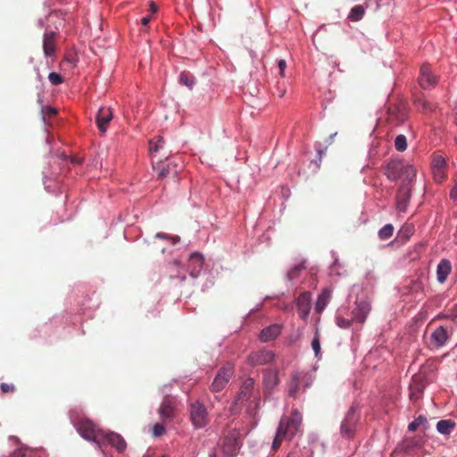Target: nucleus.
I'll use <instances>...</instances> for the list:
<instances>
[{"label": "nucleus", "mask_w": 457, "mask_h": 457, "mask_svg": "<svg viewBox=\"0 0 457 457\" xmlns=\"http://www.w3.org/2000/svg\"><path fill=\"white\" fill-rule=\"evenodd\" d=\"M302 424V415L297 410H294L290 417H282L272 443V450L277 451L283 440L292 439Z\"/></svg>", "instance_id": "f257e3e1"}, {"label": "nucleus", "mask_w": 457, "mask_h": 457, "mask_svg": "<svg viewBox=\"0 0 457 457\" xmlns=\"http://www.w3.org/2000/svg\"><path fill=\"white\" fill-rule=\"evenodd\" d=\"M78 431L82 437L88 441H93L99 445L100 440L103 438L104 430L98 428L89 420H82L78 424Z\"/></svg>", "instance_id": "f03ea898"}, {"label": "nucleus", "mask_w": 457, "mask_h": 457, "mask_svg": "<svg viewBox=\"0 0 457 457\" xmlns=\"http://www.w3.org/2000/svg\"><path fill=\"white\" fill-rule=\"evenodd\" d=\"M359 419L360 415L356 409L351 407L341 423L340 432L344 437L352 438L354 436Z\"/></svg>", "instance_id": "7ed1b4c3"}, {"label": "nucleus", "mask_w": 457, "mask_h": 457, "mask_svg": "<svg viewBox=\"0 0 457 457\" xmlns=\"http://www.w3.org/2000/svg\"><path fill=\"white\" fill-rule=\"evenodd\" d=\"M233 374L234 367L231 363H227L221 367L210 386L211 391L214 393L220 392L227 386Z\"/></svg>", "instance_id": "20e7f679"}, {"label": "nucleus", "mask_w": 457, "mask_h": 457, "mask_svg": "<svg viewBox=\"0 0 457 457\" xmlns=\"http://www.w3.org/2000/svg\"><path fill=\"white\" fill-rule=\"evenodd\" d=\"M190 419L195 428H202L208 424V412L202 403L195 402L191 403Z\"/></svg>", "instance_id": "39448f33"}, {"label": "nucleus", "mask_w": 457, "mask_h": 457, "mask_svg": "<svg viewBox=\"0 0 457 457\" xmlns=\"http://www.w3.org/2000/svg\"><path fill=\"white\" fill-rule=\"evenodd\" d=\"M418 81L423 89L428 90L436 86L438 78L433 73L431 67L428 64H423L420 70Z\"/></svg>", "instance_id": "423d86ee"}, {"label": "nucleus", "mask_w": 457, "mask_h": 457, "mask_svg": "<svg viewBox=\"0 0 457 457\" xmlns=\"http://www.w3.org/2000/svg\"><path fill=\"white\" fill-rule=\"evenodd\" d=\"M240 448L238 432L233 430L229 431L224 437L222 443V452L228 457L237 455V451Z\"/></svg>", "instance_id": "0eeeda50"}, {"label": "nucleus", "mask_w": 457, "mask_h": 457, "mask_svg": "<svg viewBox=\"0 0 457 457\" xmlns=\"http://www.w3.org/2000/svg\"><path fill=\"white\" fill-rule=\"evenodd\" d=\"M110 445L118 452H123L127 447L124 438L115 432H103V438L100 440L99 446Z\"/></svg>", "instance_id": "6e6552de"}, {"label": "nucleus", "mask_w": 457, "mask_h": 457, "mask_svg": "<svg viewBox=\"0 0 457 457\" xmlns=\"http://www.w3.org/2000/svg\"><path fill=\"white\" fill-rule=\"evenodd\" d=\"M275 358V353L270 350L262 349L251 353L247 357V361L252 366L266 365L270 363Z\"/></svg>", "instance_id": "1a4fd4ad"}, {"label": "nucleus", "mask_w": 457, "mask_h": 457, "mask_svg": "<svg viewBox=\"0 0 457 457\" xmlns=\"http://www.w3.org/2000/svg\"><path fill=\"white\" fill-rule=\"evenodd\" d=\"M388 120L395 126H398L407 119V109L403 103L393 104L388 107Z\"/></svg>", "instance_id": "9d476101"}, {"label": "nucleus", "mask_w": 457, "mask_h": 457, "mask_svg": "<svg viewBox=\"0 0 457 457\" xmlns=\"http://www.w3.org/2000/svg\"><path fill=\"white\" fill-rule=\"evenodd\" d=\"M355 305V308L352 311L353 320L363 323L371 310L370 302L368 299H363L356 302Z\"/></svg>", "instance_id": "9b49d317"}, {"label": "nucleus", "mask_w": 457, "mask_h": 457, "mask_svg": "<svg viewBox=\"0 0 457 457\" xmlns=\"http://www.w3.org/2000/svg\"><path fill=\"white\" fill-rule=\"evenodd\" d=\"M113 119V113L110 107L103 106L99 108L96 121L98 129L102 134H104L107 131L108 124Z\"/></svg>", "instance_id": "f8f14e48"}, {"label": "nucleus", "mask_w": 457, "mask_h": 457, "mask_svg": "<svg viewBox=\"0 0 457 457\" xmlns=\"http://www.w3.org/2000/svg\"><path fill=\"white\" fill-rule=\"evenodd\" d=\"M451 332H449L445 327H437L430 336V345L434 348H440L445 345L450 338Z\"/></svg>", "instance_id": "ddd939ff"}, {"label": "nucleus", "mask_w": 457, "mask_h": 457, "mask_svg": "<svg viewBox=\"0 0 457 457\" xmlns=\"http://www.w3.org/2000/svg\"><path fill=\"white\" fill-rule=\"evenodd\" d=\"M425 386L426 384L422 376L415 375L410 384V399L412 402L419 401L422 397Z\"/></svg>", "instance_id": "4468645a"}, {"label": "nucleus", "mask_w": 457, "mask_h": 457, "mask_svg": "<svg viewBox=\"0 0 457 457\" xmlns=\"http://www.w3.org/2000/svg\"><path fill=\"white\" fill-rule=\"evenodd\" d=\"M411 186L405 182H403L398 189L397 195H396L397 209L400 212L406 211L407 204H408L410 197H411Z\"/></svg>", "instance_id": "2eb2a0df"}, {"label": "nucleus", "mask_w": 457, "mask_h": 457, "mask_svg": "<svg viewBox=\"0 0 457 457\" xmlns=\"http://www.w3.org/2000/svg\"><path fill=\"white\" fill-rule=\"evenodd\" d=\"M56 33L54 31H46L43 36V51L46 57H53L56 52Z\"/></svg>", "instance_id": "dca6fc26"}, {"label": "nucleus", "mask_w": 457, "mask_h": 457, "mask_svg": "<svg viewBox=\"0 0 457 457\" xmlns=\"http://www.w3.org/2000/svg\"><path fill=\"white\" fill-rule=\"evenodd\" d=\"M403 162L400 160L390 161L386 167L385 174L388 179L396 181L403 177Z\"/></svg>", "instance_id": "f3484780"}, {"label": "nucleus", "mask_w": 457, "mask_h": 457, "mask_svg": "<svg viewBox=\"0 0 457 457\" xmlns=\"http://www.w3.org/2000/svg\"><path fill=\"white\" fill-rule=\"evenodd\" d=\"M296 307L299 312L300 318L306 320L311 311V293L303 292L296 299Z\"/></svg>", "instance_id": "a211bd4d"}, {"label": "nucleus", "mask_w": 457, "mask_h": 457, "mask_svg": "<svg viewBox=\"0 0 457 457\" xmlns=\"http://www.w3.org/2000/svg\"><path fill=\"white\" fill-rule=\"evenodd\" d=\"M158 413L163 422H165L166 420H170L173 418L174 403L172 399L169 395H166L163 398L162 403L158 410Z\"/></svg>", "instance_id": "6ab92c4d"}, {"label": "nucleus", "mask_w": 457, "mask_h": 457, "mask_svg": "<svg viewBox=\"0 0 457 457\" xmlns=\"http://www.w3.org/2000/svg\"><path fill=\"white\" fill-rule=\"evenodd\" d=\"M154 169H158V177L159 178H167L172 176L173 178L177 177L178 170L176 169V164L172 162H168L166 164L160 161L154 164Z\"/></svg>", "instance_id": "aec40b11"}, {"label": "nucleus", "mask_w": 457, "mask_h": 457, "mask_svg": "<svg viewBox=\"0 0 457 457\" xmlns=\"http://www.w3.org/2000/svg\"><path fill=\"white\" fill-rule=\"evenodd\" d=\"M262 383L264 390L270 392L279 383L278 371L276 370H264Z\"/></svg>", "instance_id": "412c9836"}, {"label": "nucleus", "mask_w": 457, "mask_h": 457, "mask_svg": "<svg viewBox=\"0 0 457 457\" xmlns=\"http://www.w3.org/2000/svg\"><path fill=\"white\" fill-rule=\"evenodd\" d=\"M204 257L199 253H194L189 257L190 276L197 278L204 265Z\"/></svg>", "instance_id": "4be33fe9"}, {"label": "nucleus", "mask_w": 457, "mask_h": 457, "mask_svg": "<svg viewBox=\"0 0 457 457\" xmlns=\"http://www.w3.org/2000/svg\"><path fill=\"white\" fill-rule=\"evenodd\" d=\"M282 327L279 324H272L264 328L260 333V340L262 342H269L274 340L281 333Z\"/></svg>", "instance_id": "5701e85b"}, {"label": "nucleus", "mask_w": 457, "mask_h": 457, "mask_svg": "<svg viewBox=\"0 0 457 457\" xmlns=\"http://www.w3.org/2000/svg\"><path fill=\"white\" fill-rule=\"evenodd\" d=\"M452 271V264L449 260L442 259L436 267V278L439 283L443 284Z\"/></svg>", "instance_id": "b1692460"}, {"label": "nucleus", "mask_w": 457, "mask_h": 457, "mask_svg": "<svg viewBox=\"0 0 457 457\" xmlns=\"http://www.w3.org/2000/svg\"><path fill=\"white\" fill-rule=\"evenodd\" d=\"M253 386H254V380L251 378H246L241 386V388H240V391L238 394V401H241V402L247 401L253 394Z\"/></svg>", "instance_id": "393cba45"}, {"label": "nucleus", "mask_w": 457, "mask_h": 457, "mask_svg": "<svg viewBox=\"0 0 457 457\" xmlns=\"http://www.w3.org/2000/svg\"><path fill=\"white\" fill-rule=\"evenodd\" d=\"M331 297V291L328 288L322 290L319 295L317 302L315 303L314 310L317 313L320 314L326 306L328 304Z\"/></svg>", "instance_id": "a878e982"}, {"label": "nucleus", "mask_w": 457, "mask_h": 457, "mask_svg": "<svg viewBox=\"0 0 457 457\" xmlns=\"http://www.w3.org/2000/svg\"><path fill=\"white\" fill-rule=\"evenodd\" d=\"M456 423L452 420H442L437 422L436 429L443 435H449L453 432Z\"/></svg>", "instance_id": "bb28decb"}, {"label": "nucleus", "mask_w": 457, "mask_h": 457, "mask_svg": "<svg viewBox=\"0 0 457 457\" xmlns=\"http://www.w3.org/2000/svg\"><path fill=\"white\" fill-rule=\"evenodd\" d=\"M300 385V375L295 372L292 374L291 379L288 383V395L291 397H295L297 392L299 391Z\"/></svg>", "instance_id": "cd10ccee"}, {"label": "nucleus", "mask_w": 457, "mask_h": 457, "mask_svg": "<svg viewBox=\"0 0 457 457\" xmlns=\"http://www.w3.org/2000/svg\"><path fill=\"white\" fill-rule=\"evenodd\" d=\"M416 177V169L412 165L403 163V182L410 185V183Z\"/></svg>", "instance_id": "c85d7f7f"}, {"label": "nucleus", "mask_w": 457, "mask_h": 457, "mask_svg": "<svg viewBox=\"0 0 457 457\" xmlns=\"http://www.w3.org/2000/svg\"><path fill=\"white\" fill-rule=\"evenodd\" d=\"M364 13H365V8L362 5L358 4V5L353 6L351 9L348 18L352 21H358L362 19Z\"/></svg>", "instance_id": "c756f323"}, {"label": "nucleus", "mask_w": 457, "mask_h": 457, "mask_svg": "<svg viewBox=\"0 0 457 457\" xmlns=\"http://www.w3.org/2000/svg\"><path fill=\"white\" fill-rule=\"evenodd\" d=\"M414 104L420 111L428 112L433 110L432 104L423 96H416L414 99Z\"/></svg>", "instance_id": "7c9ffc66"}, {"label": "nucleus", "mask_w": 457, "mask_h": 457, "mask_svg": "<svg viewBox=\"0 0 457 457\" xmlns=\"http://www.w3.org/2000/svg\"><path fill=\"white\" fill-rule=\"evenodd\" d=\"M320 330L318 328H316L314 337L312 341V348L314 352L315 357L320 358Z\"/></svg>", "instance_id": "2f4dec72"}, {"label": "nucleus", "mask_w": 457, "mask_h": 457, "mask_svg": "<svg viewBox=\"0 0 457 457\" xmlns=\"http://www.w3.org/2000/svg\"><path fill=\"white\" fill-rule=\"evenodd\" d=\"M164 145V140L161 136L154 137L153 140L149 142V149L150 152L157 153L159 150L162 149Z\"/></svg>", "instance_id": "473e14b6"}, {"label": "nucleus", "mask_w": 457, "mask_h": 457, "mask_svg": "<svg viewBox=\"0 0 457 457\" xmlns=\"http://www.w3.org/2000/svg\"><path fill=\"white\" fill-rule=\"evenodd\" d=\"M394 227L392 224L385 225L379 231L378 237L381 240H387L393 236Z\"/></svg>", "instance_id": "72a5a7b5"}, {"label": "nucleus", "mask_w": 457, "mask_h": 457, "mask_svg": "<svg viewBox=\"0 0 457 457\" xmlns=\"http://www.w3.org/2000/svg\"><path fill=\"white\" fill-rule=\"evenodd\" d=\"M179 81L189 88H192L195 85V78L189 72L186 71L181 72Z\"/></svg>", "instance_id": "f704fd0d"}, {"label": "nucleus", "mask_w": 457, "mask_h": 457, "mask_svg": "<svg viewBox=\"0 0 457 457\" xmlns=\"http://www.w3.org/2000/svg\"><path fill=\"white\" fill-rule=\"evenodd\" d=\"M395 147L397 151L403 152L407 148V138L404 135H398L395 139Z\"/></svg>", "instance_id": "c9c22d12"}, {"label": "nucleus", "mask_w": 457, "mask_h": 457, "mask_svg": "<svg viewBox=\"0 0 457 457\" xmlns=\"http://www.w3.org/2000/svg\"><path fill=\"white\" fill-rule=\"evenodd\" d=\"M431 169H446V161L440 155H435L432 159Z\"/></svg>", "instance_id": "e433bc0d"}, {"label": "nucleus", "mask_w": 457, "mask_h": 457, "mask_svg": "<svg viewBox=\"0 0 457 457\" xmlns=\"http://www.w3.org/2000/svg\"><path fill=\"white\" fill-rule=\"evenodd\" d=\"M433 177L436 182L441 183L446 178V169H432Z\"/></svg>", "instance_id": "4c0bfd02"}, {"label": "nucleus", "mask_w": 457, "mask_h": 457, "mask_svg": "<svg viewBox=\"0 0 457 457\" xmlns=\"http://www.w3.org/2000/svg\"><path fill=\"white\" fill-rule=\"evenodd\" d=\"M427 422V419L423 416H419L408 426L410 431H415L419 427L424 425Z\"/></svg>", "instance_id": "58836bf2"}, {"label": "nucleus", "mask_w": 457, "mask_h": 457, "mask_svg": "<svg viewBox=\"0 0 457 457\" xmlns=\"http://www.w3.org/2000/svg\"><path fill=\"white\" fill-rule=\"evenodd\" d=\"M305 269V266L303 264H298V265H295L294 268H292L288 272H287V278L289 280H292L295 278H297L299 276V273L301 272V270H304Z\"/></svg>", "instance_id": "ea45409f"}, {"label": "nucleus", "mask_w": 457, "mask_h": 457, "mask_svg": "<svg viewBox=\"0 0 457 457\" xmlns=\"http://www.w3.org/2000/svg\"><path fill=\"white\" fill-rule=\"evenodd\" d=\"M353 321H354V320H353V317L351 319H346L344 317H337V324L341 328H350Z\"/></svg>", "instance_id": "a19ab883"}, {"label": "nucleus", "mask_w": 457, "mask_h": 457, "mask_svg": "<svg viewBox=\"0 0 457 457\" xmlns=\"http://www.w3.org/2000/svg\"><path fill=\"white\" fill-rule=\"evenodd\" d=\"M48 79L52 85L57 86L63 82L62 77L57 72H51L48 75Z\"/></svg>", "instance_id": "79ce46f5"}, {"label": "nucleus", "mask_w": 457, "mask_h": 457, "mask_svg": "<svg viewBox=\"0 0 457 457\" xmlns=\"http://www.w3.org/2000/svg\"><path fill=\"white\" fill-rule=\"evenodd\" d=\"M166 429L163 424L156 423L153 427V436L154 437H158L162 436L165 433Z\"/></svg>", "instance_id": "37998d69"}, {"label": "nucleus", "mask_w": 457, "mask_h": 457, "mask_svg": "<svg viewBox=\"0 0 457 457\" xmlns=\"http://www.w3.org/2000/svg\"><path fill=\"white\" fill-rule=\"evenodd\" d=\"M0 388L4 394L13 393L15 391V386L12 384L2 383Z\"/></svg>", "instance_id": "c03bdc74"}, {"label": "nucleus", "mask_w": 457, "mask_h": 457, "mask_svg": "<svg viewBox=\"0 0 457 457\" xmlns=\"http://www.w3.org/2000/svg\"><path fill=\"white\" fill-rule=\"evenodd\" d=\"M450 199L453 202L454 204H457V180L450 191Z\"/></svg>", "instance_id": "a18cd8bd"}, {"label": "nucleus", "mask_w": 457, "mask_h": 457, "mask_svg": "<svg viewBox=\"0 0 457 457\" xmlns=\"http://www.w3.org/2000/svg\"><path fill=\"white\" fill-rule=\"evenodd\" d=\"M156 237L162 238V239H170L172 241L173 245H175L179 240V237H169L168 235L163 234V233H157Z\"/></svg>", "instance_id": "49530a36"}, {"label": "nucleus", "mask_w": 457, "mask_h": 457, "mask_svg": "<svg viewBox=\"0 0 457 457\" xmlns=\"http://www.w3.org/2000/svg\"><path fill=\"white\" fill-rule=\"evenodd\" d=\"M42 111L50 117L54 116L57 113V111L54 108L49 106L43 108Z\"/></svg>", "instance_id": "de8ad7c7"}, {"label": "nucleus", "mask_w": 457, "mask_h": 457, "mask_svg": "<svg viewBox=\"0 0 457 457\" xmlns=\"http://www.w3.org/2000/svg\"><path fill=\"white\" fill-rule=\"evenodd\" d=\"M278 65V68H279L280 76L284 77L285 76L284 75V71H285V69L287 67L286 61L285 60H279Z\"/></svg>", "instance_id": "09e8293b"}, {"label": "nucleus", "mask_w": 457, "mask_h": 457, "mask_svg": "<svg viewBox=\"0 0 457 457\" xmlns=\"http://www.w3.org/2000/svg\"><path fill=\"white\" fill-rule=\"evenodd\" d=\"M151 20H152V15L148 14L141 19V24L143 26H147L149 24V22L151 21Z\"/></svg>", "instance_id": "8fccbe9b"}, {"label": "nucleus", "mask_w": 457, "mask_h": 457, "mask_svg": "<svg viewBox=\"0 0 457 457\" xmlns=\"http://www.w3.org/2000/svg\"><path fill=\"white\" fill-rule=\"evenodd\" d=\"M149 6H150L149 11L151 12L150 14L151 15L154 14L157 12V9H158L157 5L154 2H150Z\"/></svg>", "instance_id": "3c124183"}, {"label": "nucleus", "mask_w": 457, "mask_h": 457, "mask_svg": "<svg viewBox=\"0 0 457 457\" xmlns=\"http://www.w3.org/2000/svg\"><path fill=\"white\" fill-rule=\"evenodd\" d=\"M174 278H179L181 280H185L186 276L184 274H181L179 270H178V273L173 276Z\"/></svg>", "instance_id": "603ef678"}, {"label": "nucleus", "mask_w": 457, "mask_h": 457, "mask_svg": "<svg viewBox=\"0 0 457 457\" xmlns=\"http://www.w3.org/2000/svg\"><path fill=\"white\" fill-rule=\"evenodd\" d=\"M170 267L171 266H174V267H177V268H179L180 267V262H178V261H174L171 264H170Z\"/></svg>", "instance_id": "864d4df0"}, {"label": "nucleus", "mask_w": 457, "mask_h": 457, "mask_svg": "<svg viewBox=\"0 0 457 457\" xmlns=\"http://www.w3.org/2000/svg\"><path fill=\"white\" fill-rule=\"evenodd\" d=\"M210 457H217V454L215 452L210 453Z\"/></svg>", "instance_id": "5fc2aeb1"}, {"label": "nucleus", "mask_w": 457, "mask_h": 457, "mask_svg": "<svg viewBox=\"0 0 457 457\" xmlns=\"http://www.w3.org/2000/svg\"><path fill=\"white\" fill-rule=\"evenodd\" d=\"M143 457H150V455H146V454H145V455H144Z\"/></svg>", "instance_id": "6e6d98bb"}]
</instances>
